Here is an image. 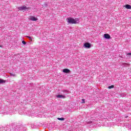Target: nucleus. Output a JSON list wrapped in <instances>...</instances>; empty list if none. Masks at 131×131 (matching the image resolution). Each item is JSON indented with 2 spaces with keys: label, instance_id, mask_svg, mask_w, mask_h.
I'll return each instance as SVG.
<instances>
[{
  "label": "nucleus",
  "instance_id": "9b49d317",
  "mask_svg": "<svg viewBox=\"0 0 131 131\" xmlns=\"http://www.w3.org/2000/svg\"><path fill=\"white\" fill-rule=\"evenodd\" d=\"M57 119L58 120H61V121L65 120V119L63 118H58Z\"/></svg>",
  "mask_w": 131,
  "mask_h": 131
},
{
  "label": "nucleus",
  "instance_id": "dca6fc26",
  "mask_svg": "<svg viewBox=\"0 0 131 131\" xmlns=\"http://www.w3.org/2000/svg\"><path fill=\"white\" fill-rule=\"evenodd\" d=\"M127 56H131V53H127Z\"/></svg>",
  "mask_w": 131,
  "mask_h": 131
},
{
  "label": "nucleus",
  "instance_id": "1a4fd4ad",
  "mask_svg": "<svg viewBox=\"0 0 131 131\" xmlns=\"http://www.w3.org/2000/svg\"><path fill=\"white\" fill-rule=\"evenodd\" d=\"M0 83H6V80L0 79Z\"/></svg>",
  "mask_w": 131,
  "mask_h": 131
},
{
  "label": "nucleus",
  "instance_id": "ddd939ff",
  "mask_svg": "<svg viewBox=\"0 0 131 131\" xmlns=\"http://www.w3.org/2000/svg\"><path fill=\"white\" fill-rule=\"evenodd\" d=\"M82 101L81 102L82 104H84L85 103V100H84V99H82Z\"/></svg>",
  "mask_w": 131,
  "mask_h": 131
},
{
  "label": "nucleus",
  "instance_id": "4468645a",
  "mask_svg": "<svg viewBox=\"0 0 131 131\" xmlns=\"http://www.w3.org/2000/svg\"><path fill=\"white\" fill-rule=\"evenodd\" d=\"M22 43H23V45H26V42L24 40L22 41Z\"/></svg>",
  "mask_w": 131,
  "mask_h": 131
},
{
  "label": "nucleus",
  "instance_id": "39448f33",
  "mask_svg": "<svg viewBox=\"0 0 131 131\" xmlns=\"http://www.w3.org/2000/svg\"><path fill=\"white\" fill-rule=\"evenodd\" d=\"M104 38H106V39H110V38H111V36H110V35L108 34H104Z\"/></svg>",
  "mask_w": 131,
  "mask_h": 131
},
{
  "label": "nucleus",
  "instance_id": "9d476101",
  "mask_svg": "<svg viewBox=\"0 0 131 131\" xmlns=\"http://www.w3.org/2000/svg\"><path fill=\"white\" fill-rule=\"evenodd\" d=\"M113 88H114V85H112L111 86H109L108 87V89H109L110 90H111V89H113Z\"/></svg>",
  "mask_w": 131,
  "mask_h": 131
},
{
  "label": "nucleus",
  "instance_id": "7ed1b4c3",
  "mask_svg": "<svg viewBox=\"0 0 131 131\" xmlns=\"http://www.w3.org/2000/svg\"><path fill=\"white\" fill-rule=\"evenodd\" d=\"M30 20H31V21H37L38 19L37 18L35 17V16H31L29 18Z\"/></svg>",
  "mask_w": 131,
  "mask_h": 131
},
{
  "label": "nucleus",
  "instance_id": "f3484780",
  "mask_svg": "<svg viewBox=\"0 0 131 131\" xmlns=\"http://www.w3.org/2000/svg\"><path fill=\"white\" fill-rule=\"evenodd\" d=\"M0 48H3V46L0 45Z\"/></svg>",
  "mask_w": 131,
  "mask_h": 131
},
{
  "label": "nucleus",
  "instance_id": "f03ea898",
  "mask_svg": "<svg viewBox=\"0 0 131 131\" xmlns=\"http://www.w3.org/2000/svg\"><path fill=\"white\" fill-rule=\"evenodd\" d=\"M18 9L19 11H28V10L30 9V7H27V6H24L18 7Z\"/></svg>",
  "mask_w": 131,
  "mask_h": 131
},
{
  "label": "nucleus",
  "instance_id": "20e7f679",
  "mask_svg": "<svg viewBox=\"0 0 131 131\" xmlns=\"http://www.w3.org/2000/svg\"><path fill=\"white\" fill-rule=\"evenodd\" d=\"M84 47H85V48H88V49H90V48H91V43L89 42H86L84 44Z\"/></svg>",
  "mask_w": 131,
  "mask_h": 131
},
{
  "label": "nucleus",
  "instance_id": "6e6552de",
  "mask_svg": "<svg viewBox=\"0 0 131 131\" xmlns=\"http://www.w3.org/2000/svg\"><path fill=\"white\" fill-rule=\"evenodd\" d=\"M124 7H125L127 10H131V6L129 5H126Z\"/></svg>",
  "mask_w": 131,
  "mask_h": 131
},
{
  "label": "nucleus",
  "instance_id": "f8f14e48",
  "mask_svg": "<svg viewBox=\"0 0 131 131\" xmlns=\"http://www.w3.org/2000/svg\"><path fill=\"white\" fill-rule=\"evenodd\" d=\"M27 37L28 38H29L30 39V40H31V41H32V38H31V37H30V36H27Z\"/></svg>",
  "mask_w": 131,
  "mask_h": 131
},
{
  "label": "nucleus",
  "instance_id": "f257e3e1",
  "mask_svg": "<svg viewBox=\"0 0 131 131\" xmlns=\"http://www.w3.org/2000/svg\"><path fill=\"white\" fill-rule=\"evenodd\" d=\"M67 20H68V23H70L71 24H77V23H78V22L77 21L78 20L72 17H69L67 18Z\"/></svg>",
  "mask_w": 131,
  "mask_h": 131
},
{
  "label": "nucleus",
  "instance_id": "423d86ee",
  "mask_svg": "<svg viewBox=\"0 0 131 131\" xmlns=\"http://www.w3.org/2000/svg\"><path fill=\"white\" fill-rule=\"evenodd\" d=\"M56 97L57 98H62V99H65V98H66L65 96L62 95H57Z\"/></svg>",
  "mask_w": 131,
  "mask_h": 131
},
{
  "label": "nucleus",
  "instance_id": "0eeeda50",
  "mask_svg": "<svg viewBox=\"0 0 131 131\" xmlns=\"http://www.w3.org/2000/svg\"><path fill=\"white\" fill-rule=\"evenodd\" d=\"M63 72L64 73H69L70 72V70L68 69H64L63 70Z\"/></svg>",
  "mask_w": 131,
  "mask_h": 131
},
{
  "label": "nucleus",
  "instance_id": "2eb2a0df",
  "mask_svg": "<svg viewBox=\"0 0 131 131\" xmlns=\"http://www.w3.org/2000/svg\"><path fill=\"white\" fill-rule=\"evenodd\" d=\"M62 92H63V93L67 92V93H68V90H62Z\"/></svg>",
  "mask_w": 131,
  "mask_h": 131
}]
</instances>
